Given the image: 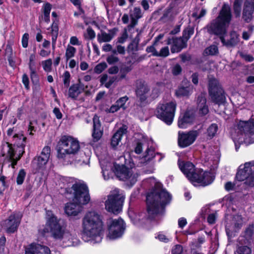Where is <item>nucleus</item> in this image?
<instances>
[{"label": "nucleus", "instance_id": "obj_1", "mask_svg": "<svg viewBox=\"0 0 254 254\" xmlns=\"http://www.w3.org/2000/svg\"><path fill=\"white\" fill-rule=\"evenodd\" d=\"M149 187L154 188L153 191L148 193L146 196L147 210L148 217L144 218L145 214L141 213L136 216L134 223L136 225L143 224L148 218L152 219L155 215L162 212L165 206L172 199L171 194L165 189H157L160 184L154 178H148L144 181Z\"/></svg>", "mask_w": 254, "mask_h": 254}, {"label": "nucleus", "instance_id": "obj_2", "mask_svg": "<svg viewBox=\"0 0 254 254\" xmlns=\"http://www.w3.org/2000/svg\"><path fill=\"white\" fill-rule=\"evenodd\" d=\"M45 218V226L39 229L40 234L45 236L49 233L52 238L63 243L65 247L76 246L80 243L76 236L72 235L52 211L46 210Z\"/></svg>", "mask_w": 254, "mask_h": 254}, {"label": "nucleus", "instance_id": "obj_3", "mask_svg": "<svg viewBox=\"0 0 254 254\" xmlns=\"http://www.w3.org/2000/svg\"><path fill=\"white\" fill-rule=\"evenodd\" d=\"M66 181L71 184L72 187L66 189V191L73 195V201L75 202L66 203L64 212L68 216L74 217L82 211L81 205L87 204L90 200V197L88 188L83 181L72 178H69Z\"/></svg>", "mask_w": 254, "mask_h": 254}, {"label": "nucleus", "instance_id": "obj_4", "mask_svg": "<svg viewBox=\"0 0 254 254\" xmlns=\"http://www.w3.org/2000/svg\"><path fill=\"white\" fill-rule=\"evenodd\" d=\"M79 142L76 138L70 135H63L57 143L56 150L57 157L64 163L72 164L76 166L88 164L89 159L85 155L82 159H77V153L80 149Z\"/></svg>", "mask_w": 254, "mask_h": 254}, {"label": "nucleus", "instance_id": "obj_5", "mask_svg": "<svg viewBox=\"0 0 254 254\" xmlns=\"http://www.w3.org/2000/svg\"><path fill=\"white\" fill-rule=\"evenodd\" d=\"M81 235L85 242L92 244L101 242L103 236V222L98 212L92 210L86 213L82 219Z\"/></svg>", "mask_w": 254, "mask_h": 254}, {"label": "nucleus", "instance_id": "obj_6", "mask_svg": "<svg viewBox=\"0 0 254 254\" xmlns=\"http://www.w3.org/2000/svg\"><path fill=\"white\" fill-rule=\"evenodd\" d=\"M100 163L102 171L103 177L105 180H108L113 177L114 173L120 180L127 182L128 185L132 186L137 181L139 177L138 170L135 167L134 161L131 159L128 164L126 163L130 168L124 165H115V170H113L111 162L100 160Z\"/></svg>", "mask_w": 254, "mask_h": 254}, {"label": "nucleus", "instance_id": "obj_7", "mask_svg": "<svg viewBox=\"0 0 254 254\" xmlns=\"http://www.w3.org/2000/svg\"><path fill=\"white\" fill-rule=\"evenodd\" d=\"M181 171L194 186L205 187L206 185L205 172L201 169H196L190 162L179 161Z\"/></svg>", "mask_w": 254, "mask_h": 254}, {"label": "nucleus", "instance_id": "obj_8", "mask_svg": "<svg viewBox=\"0 0 254 254\" xmlns=\"http://www.w3.org/2000/svg\"><path fill=\"white\" fill-rule=\"evenodd\" d=\"M208 93L211 101L218 106L226 103V93L219 80L214 77H208Z\"/></svg>", "mask_w": 254, "mask_h": 254}, {"label": "nucleus", "instance_id": "obj_9", "mask_svg": "<svg viewBox=\"0 0 254 254\" xmlns=\"http://www.w3.org/2000/svg\"><path fill=\"white\" fill-rule=\"evenodd\" d=\"M159 156L158 161L162 158L161 155L156 153L153 147L147 148L143 155L135 161L137 166L142 167V172L145 174H151L154 171V159L156 157Z\"/></svg>", "mask_w": 254, "mask_h": 254}, {"label": "nucleus", "instance_id": "obj_10", "mask_svg": "<svg viewBox=\"0 0 254 254\" xmlns=\"http://www.w3.org/2000/svg\"><path fill=\"white\" fill-rule=\"evenodd\" d=\"M125 199V195L122 191L115 189L110 191L105 202V209L108 212L117 214L122 211Z\"/></svg>", "mask_w": 254, "mask_h": 254}, {"label": "nucleus", "instance_id": "obj_11", "mask_svg": "<svg viewBox=\"0 0 254 254\" xmlns=\"http://www.w3.org/2000/svg\"><path fill=\"white\" fill-rule=\"evenodd\" d=\"M176 105L175 101L160 103L156 108V117L168 125H170L174 118Z\"/></svg>", "mask_w": 254, "mask_h": 254}, {"label": "nucleus", "instance_id": "obj_12", "mask_svg": "<svg viewBox=\"0 0 254 254\" xmlns=\"http://www.w3.org/2000/svg\"><path fill=\"white\" fill-rule=\"evenodd\" d=\"M202 127L196 130H191L189 131H179L178 145L182 148H185L193 144L197 136L201 133Z\"/></svg>", "mask_w": 254, "mask_h": 254}, {"label": "nucleus", "instance_id": "obj_13", "mask_svg": "<svg viewBox=\"0 0 254 254\" xmlns=\"http://www.w3.org/2000/svg\"><path fill=\"white\" fill-rule=\"evenodd\" d=\"M125 224L121 218L112 219L108 225V238L114 240L121 237L125 231Z\"/></svg>", "mask_w": 254, "mask_h": 254}, {"label": "nucleus", "instance_id": "obj_14", "mask_svg": "<svg viewBox=\"0 0 254 254\" xmlns=\"http://www.w3.org/2000/svg\"><path fill=\"white\" fill-rule=\"evenodd\" d=\"M51 154V148L49 146H45L37 157L34 158L32 162L33 166H36L39 170L43 169L49 161Z\"/></svg>", "mask_w": 254, "mask_h": 254}, {"label": "nucleus", "instance_id": "obj_15", "mask_svg": "<svg viewBox=\"0 0 254 254\" xmlns=\"http://www.w3.org/2000/svg\"><path fill=\"white\" fill-rule=\"evenodd\" d=\"M233 220L234 224L232 227H225L226 233L228 238L235 237L243 225V218L241 215H234Z\"/></svg>", "mask_w": 254, "mask_h": 254}, {"label": "nucleus", "instance_id": "obj_16", "mask_svg": "<svg viewBox=\"0 0 254 254\" xmlns=\"http://www.w3.org/2000/svg\"><path fill=\"white\" fill-rule=\"evenodd\" d=\"M93 122L92 139L89 142V144L92 146H94L95 143L99 141L103 134V129L101 127L99 117L95 115L93 119Z\"/></svg>", "mask_w": 254, "mask_h": 254}, {"label": "nucleus", "instance_id": "obj_17", "mask_svg": "<svg viewBox=\"0 0 254 254\" xmlns=\"http://www.w3.org/2000/svg\"><path fill=\"white\" fill-rule=\"evenodd\" d=\"M194 112L192 110H187L182 113L179 118L178 125L180 128H186L194 121Z\"/></svg>", "mask_w": 254, "mask_h": 254}, {"label": "nucleus", "instance_id": "obj_18", "mask_svg": "<svg viewBox=\"0 0 254 254\" xmlns=\"http://www.w3.org/2000/svg\"><path fill=\"white\" fill-rule=\"evenodd\" d=\"M252 167H254V162H246L244 166L240 165L237 170L235 179L239 182L245 181L253 171Z\"/></svg>", "mask_w": 254, "mask_h": 254}, {"label": "nucleus", "instance_id": "obj_19", "mask_svg": "<svg viewBox=\"0 0 254 254\" xmlns=\"http://www.w3.org/2000/svg\"><path fill=\"white\" fill-rule=\"evenodd\" d=\"M226 25L216 19L211 26L212 32L214 34L219 36L221 42L225 41V37L227 33Z\"/></svg>", "mask_w": 254, "mask_h": 254}, {"label": "nucleus", "instance_id": "obj_20", "mask_svg": "<svg viewBox=\"0 0 254 254\" xmlns=\"http://www.w3.org/2000/svg\"><path fill=\"white\" fill-rule=\"evenodd\" d=\"M20 215L13 214L4 222L3 226L8 233H13L16 231L20 223Z\"/></svg>", "mask_w": 254, "mask_h": 254}, {"label": "nucleus", "instance_id": "obj_21", "mask_svg": "<svg viewBox=\"0 0 254 254\" xmlns=\"http://www.w3.org/2000/svg\"><path fill=\"white\" fill-rule=\"evenodd\" d=\"M238 129L241 134L246 135L254 133V119L251 118L249 121H240L238 124Z\"/></svg>", "mask_w": 254, "mask_h": 254}, {"label": "nucleus", "instance_id": "obj_22", "mask_svg": "<svg viewBox=\"0 0 254 254\" xmlns=\"http://www.w3.org/2000/svg\"><path fill=\"white\" fill-rule=\"evenodd\" d=\"M136 95L141 102L150 101V90L146 84L140 83L137 86Z\"/></svg>", "mask_w": 254, "mask_h": 254}, {"label": "nucleus", "instance_id": "obj_23", "mask_svg": "<svg viewBox=\"0 0 254 254\" xmlns=\"http://www.w3.org/2000/svg\"><path fill=\"white\" fill-rule=\"evenodd\" d=\"M49 248L37 244H31L25 249V254H50Z\"/></svg>", "mask_w": 254, "mask_h": 254}, {"label": "nucleus", "instance_id": "obj_24", "mask_svg": "<svg viewBox=\"0 0 254 254\" xmlns=\"http://www.w3.org/2000/svg\"><path fill=\"white\" fill-rule=\"evenodd\" d=\"M254 12V0H246L244 2L243 11V18L249 22L253 18Z\"/></svg>", "mask_w": 254, "mask_h": 254}, {"label": "nucleus", "instance_id": "obj_25", "mask_svg": "<svg viewBox=\"0 0 254 254\" xmlns=\"http://www.w3.org/2000/svg\"><path fill=\"white\" fill-rule=\"evenodd\" d=\"M0 154L9 160L13 161V166L16 164L17 160H15L14 150L13 148L12 144L8 142H4L2 144L0 148Z\"/></svg>", "mask_w": 254, "mask_h": 254}, {"label": "nucleus", "instance_id": "obj_26", "mask_svg": "<svg viewBox=\"0 0 254 254\" xmlns=\"http://www.w3.org/2000/svg\"><path fill=\"white\" fill-rule=\"evenodd\" d=\"M232 14L229 5L224 3L216 19L228 24L231 20Z\"/></svg>", "mask_w": 254, "mask_h": 254}, {"label": "nucleus", "instance_id": "obj_27", "mask_svg": "<svg viewBox=\"0 0 254 254\" xmlns=\"http://www.w3.org/2000/svg\"><path fill=\"white\" fill-rule=\"evenodd\" d=\"M171 43L172 45L171 50L172 53H178L186 46L185 42L181 38L168 39L167 44H171Z\"/></svg>", "mask_w": 254, "mask_h": 254}, {"label": "nucleus", "instance_id": "obj_28", "mask_svg": "<svg viewBox=\"0 0 254 254\" xmlns=\"http://www.w3.org/2000/svg\"><path fill=\"white\" fill-rule=\"evenodd\" d=\"M127 127L123 125L113 135L111 139V144L113 148L116 147L121 142L123 135L127 132Z\"/></svg>", "mask_w": 254, "mask_h": 254}, {"label": "nucleus", "instance_id": "obj_29", "mask_svg": "<svg viewBox=\"0 0 254 254\" xmlns=\"http://www.w3.org/2000/svg\"><path fill=\"white\" fill-rule=\"evenodd\" d=\"M206 94L202 93L198 97L197 108L198 114L200 116H204L206 114Z\"/></svg>", "mask_w": 254, "mask_h": 254}, {"label": "nucleus", "instance_id": "obj_30", "mask_svg": "<svg viewBox=\"0 0 254 254\" xmlns=\"http://www.w3.org/2000/svg\"><path fill=\"white\" fill-rule=\"evenodd\" d=\"M142 16L140 8L134 7L133 10L130 11V17L131 18L130 24L128 25V28H133L137 23L138 20Z\"/></svg>", "mask_w": 254, "mask_h": 254}, {"label": "nucleus", "instance_id": "obj_31", "mask_svg": "<svg viewBox=\"0 0 254 254\" xmlns=\"http://www.w3.org/2000/svg\"><path fill=\"white\" fill-rule=\"evenodd\" d=\"M218 168V161L214 160L210 165L209 171L207 170V186L211 184L215 180Z\"/></svg>", "mask_w": 254, "mask_h": 254}, {"label": "nucleus", "instance_id": "obj_32", "mask_svg": "<svg viewBox=\"0 0 254 254\" xmlns=\"http://www.w3.org/2000/svg\"><path fill=\"white\" fill-rule=\"evenodd\" d=\"M115 36L113 30H110L108 33L101 31L97 35V40L99 43H105L111 41Z\"/></svg>", "mask_w": 254, "mask_h": 254}, {"label": "nucleus", "instance_id": "obj_33", "mask_svg": "<svg viewBox=\"0 0 254 254\" xmlns=\"http://www.w3.org/2000/svg\"><path fill=\"white\" fill-rule=\"evenodd\" d=\"M137 140L135 144L134 152L140 154L142 151V146L147 140V137L143 134H136Z\"/></svg>", "mask_w": 254, "mask_h": 254}, {"label": "nucleus", "instance_id": "obj_34", "mask_svg": "<svg viewBox=\"0 0 254 254\" xmlns=\"http://www.w3.org/2000/svg\"><path fill=\"white\" fill-rule=\"evenodd\" d=\"M83 90V87L80 84H75L72 85L68 91L69 96L72 98H76L80 93Z\"/></svg>", "mask_w": 254, "mask_h": 254}, {"label": "nucleus", "instance_id": "obj_35", "mask_svg": "<svg viewBox=\"0 0 254 254\" xmlns=\"http://www.w3.org/2000/svg\"><path fill=\"white\" fill-rule=\"evenodd\" d=\"M230 38L229 40L226 41L224 42H222L223 45H225L227 47H234L239 42V35L236 32L232 31L230 33Z\"/></svg>", "mask_w": 254, "mask_h": 254}, {"label": "nucleus", "instance_id": "obj_36", "mask_svg": "<svg viewBox=\"0 0 254 254\" xmlns=\"http://www.w3.org/2000/svg\"><path fill=\"white\" fill-rule=\"evenodd\" d=\"M12 141L16 144V145L19 147H21V149H23L24 143L25 142L26 137L23 136L22 134H14L12 136Z\"/></svg>", "mask_w": 254, "mask_h": 254}, {"label": "nucleus", "instance_id": "obj_37", "mask_svg": "<svg viewBox=\"0 0 254 254\" xmlns=\"http://www.w3.org/2000/svg\"><path fill=\"white\" fill-rule=\"evenodd\" d=\"M191 92V88L190 87L179 88L176 91V95L177 97L187 96Z\"/></svg>", "mask_w": 254, "mask_h": 254}, {"label": "nucleus", "instance_id": "obj_38", "mask_svg": "<svg viewBox=\"0 0 254 254\" xmlns=\"http://www.w3.org/2000/svg\"><path fill=\"white\" fill-rule=\"evenodd\" d=\"M76 52V49L71 45L68 44L65 50V57L66 60L68 61L74 57Z\"/></svg>", "mask_w": 254, "mask_h": 254}, {"label": "nucleus", "instance_id": "obj_39", "mask_svg": "<svg viewBox=\"0 0 254 254\" xmlns=\"http://www.w3.org/2000/svg\"><path fill=\"white\" fill-rule=\"evenodd\" d=\"M243 2L235 0L233 4L234 14L236 18L239 17L241 15L242 5Z\"/></svg>", "mask_w": 254, "mask_h": 254}, {"label": "nucleus", "instance_id": "obj_40", "mask_svg": "<svg viewBox=\"0 0 254 254\" xmlns=\"http://www.w3.org/2000/svg\"><path fill=\"white\" fill-rule=\"evenodd\" d=\"M161 43H157V41H155L153 45L147 47L146 52L148 53H151L152 56L158 57L157 49L160 46Z\"/></svg>", "mask_w": 254, "mask_h": 254}, {"label": "nucleus", "instance_id": "obj_41", "mask_svg": "<svg viewBox=\"0 0 254 254\" xmlns=\"http://www.w3.org/2000/svg\"><path fill=\"white\" fill-rule=\"evenodd\" d=\"M254 231V224H249L244 232V237L247 240L252 239Z\"/></svg>", "mask_w": 254, "mask_h": 254}, {"label": "nucleus", "instance_id": "obj_42", "mask_svg": "<svg viewBox=\"0 0 254 254\" xmlns=\"http://www.w3.org/2000/svg\"><path fill=\"white\" fill-rule=\"evenodd\" d=\"M218 129V125L215 123L212 124L207 128V136L209 137L210 138H213L216 134Z\"/></svg>", "mask_w": 254, "mask_h": 254}, {"label": "nucleus", "instance_id": "obj_43", "mask_svg": "<svg viewBox=\"0 0 254 254\" xmlns=\"http://www.w3.org/2000/svg\"><path fill=\"white\" fill-rule=\"evenodd\" d=\"M41 64L44 70L47 72H51L52 70V60L51 59L42 61Z\"/></svg>", "mask_w": 254, "mask_h": 254}, {"label": "nucleus", "instance_id": "obj_44", "mask_svg": "<svg viewBox=\"0 0 254 254\" xmlns=\"http://www.w3.org/2000/svg\"><path fill=\"white\" fill-rule=\"evenodd\" d=\"M238 254H251V248L247 246H238L236 250Z\"/></svg>", "mask_w": 254, "mask_h": 254}, {"label": "nucleus", "instance_id": "obj_45", "mask_svg": "<svg viewBox=\"0 0 254 254\" xmlns=\"http://www.w3.org/2000/svg\"><path fill=\"white\" fill-rule=\"evenodd\" d=\"M51 8V5L49 3H47L44 5V20L46 22H49L50 20V13Z\"/></svg>", "mask_w": 254, "mask_h": 254}, {"label": "nucleus", "instance_id": "obj_46", "mask_svg": "<svg viewBox=\"0 0 254 254\" xmlns=\"http://www.w3.org/2000/svg\"><path fill=\"white\" fill-rule=\"evenodd\" d=\"M245 184L249 187H254V170H253L245 180Z\"/></svg>", "mask_w": 254, "mask_h": 254}, {"label": "nucleus", "instance_id": "obj_47", "mask_svg": "<svg viewBox=\"0 0 254 254\" xmlns=\"http://www.w3.org/2000/svg\"><path fill=\"white\" fill-rule=\"evenodd\" d=\"M26 176V172L24 169L19 170L17 178L16 183L18 185L22 184Z\"/></svg>", "mask_w": 254, "mask_h": 254}, {"label": "nucleus", "instance_id": "obj_48", "mask_svg": "<svg viewBox=\"0 0 254 254\" xmlns=\"http://www.w3.org/2000/svg\"><path fill=\"white\" fill-rule=\"evenodd\" d=\"M128 99V98L127 96H125L120 98L117 101L116 103L120 108H122L123 110H126L127 108V106H126V103Z\"/></svg>", "mask_w": 254, "mask_h": 254}, {"label": "nucleus", "instance_id": "obj_49", "mask_svg": "<svg viewBox=\"0 0 254 254\" xmlns=\"http://www.w3.org/2000/svg\"><path fill=\"white\" fill-rule=\"evenodd\" d=\"M107 64L105 62L99 63L94 67V72L97 74H100L103 72L107 68Z\"/></svg>", "mask_w": 254, "mask_h": 254}, {"label": "nucleus", "instance_id": "obj_50", "mask_svg": "<svg viewBox=\"0 0 254 254\" xmlns=\"http://www.w3.org/2000/svg\"><path fill=\"white\" fill-rule=\"evenodd\" d=\"M207 55L215 56L219 54V50L217 46L212 45L207 47Z\"/></svg>", "mask_w": 254, "mask_h": 254}, {"label": "nucleus", "instance_id": "obj_51", "mask_svg": "<svg viewBox=\"0 0 254 254\" xmlns=\"http://www.w3.org/2000/svg\"><path fill=\"white\" fill-rule=\"evenodd\" d=\"M206 215V207L205 206H203L201 209L200 211L199 212L198 220L199 222L201 223H203L205 222V218Z\"/></svg>", "mask_w": 254, "mask_h": 254}, {"label": "nucleus", "instance_id": "obj_52", "mask_svg": "<svg viewBox=\"0 0 254 254\" xmlns=\"http://www.w3.org/2000/svg\"><path fill=\"white\" fill-rule=\"evenodd\" d=\"M84 37L86 39H93L95 37V33L91 28L88 27L84 34Z\"/></svg>", "mask_w": 254, "mask_h": 254}, {"label": "nucleus", "instance_id": "obj_53", "mask_svg": "<svg viewBox=\"0 0 254 254\" xmlns=\"http://www.w3.org/2000/svg\"><path fill=\"white\" fill-rule=\"evenodd\" d=\"M239 55L242 59L247 62H252L254 61V57L251 55L240 52Z\"/></svg>", "mask_w": 254, "mask_h": 254}, {"label": "nucleus", "instance_id": "obj_54", "mask_svg": "<svg viewBox=\"0 0 254 254\" xmlns=\"http://www.w3.org/2000/svg\"><path fill=\"white\" fill-rule=\"evenodd\" d=\"M158 57H166L169 55V49L168 47H162L159 52L158 51Z\"/></svg>", "mask_w": 254, "mask_h": 254}, {"label": "nucleus", "instance_id": "obj_55", "mask_svg": "<svg viewBox=\"0 0 254 254\" xmlns=\"http://www.w3.org/2000/svg\"><path fill=\"white\" fill-rule=\"evenodd\" d=\"M160 93L159 86L157 85L150 91V101L158 97Z\"/></svg>", "mask_w": 254, "mask_h": 254}, {"label": "nucleus", "instance_id": "obj_56", "mask_svg": "<svg viewBox=\"0 0 254 254\" xmlns=\"http://www.w3.org/2000/svg\"><path fill=\"white\" fill-rule=\"evenodd\" d=\"M156 239H158L160 241L164 242V243H167L169 242L171 240V238L169 237L166 236L163 233L160 232L155 237Z\"/></svg>", "mask_w": 254, "mask_h": 254}, {"label": "nucleus", "instance_id": "obj_57", "mask_svg": "<svg viewBox=\"0 0 254 254\" xmlns=\"http://www.w3.org/2000/svg\"><path fill=\"white\" fill-rule=\"evenodd\" d=\"M29 38V35L27 33H24L22 36L21 42L23 48H26L28 47Z\"/></svg>", "mask_w": 254, "mask_h": 254}, {"label": "nucleus", "instance_id": "obj_58", "mask_svg": "<svg viewBox=\"0 0 254 254\" xmlns=\"http://www.w3.org/2000/svg\"><path fill=\"white\" fill-rule=\"evenodd\" d=\"M172 254H183V247L180 245L175 246L172 250Z\"/></svg>", "mask_w": 254, "mask_h": 254}, {"label": "nucleus", "instance_id": "obj_59", "mask_svg": "<svg viewBox=\"0 0 254 254\" xmlns=\"http://www.w3.org/2000/svg\"><path fill=\"white\" fill-rule=\"evenodd\" d=\"M70 75L68 71H65L63 75V81L64 84L68 86L69 84Z\"/></svg>", "mask_w": 254, "mask_h": 254}, {"label": "nucleus", "instance_id": "obj_60", "mask_svg": "<svg viewBox=\"0 0 254 254\" xmlns=\"http://www.w3.org/2000/svg\"><path fill=\"white\" fill-rule=\"evenodd\" d=\"M216 220V213H211L207 215V223L209 224L215 223Z\"/></svg>", "mask_w": 254, "mask_h": 254}, {"label": "nucleus", "instance_id": "obj_61", "mask_svg": "<svg viewBox=\"0 0 254 254\" xmlns=\"http://www.w3.org/2000/svg\"><path fill=\"white\" fill-rule=\"evenodd\" d=\"M193 33V30L190 28H188L184 31L183 37L184 39L188 40L191 35Z\"/></svg>", "mask_w": 254, "mask_h": 254}, {"label": "nucleus", "instance_id": "obj_62", "mask_svg": "<svg viewBox=\"0 0 254 254\" xmlns=\"http://www.w3.org/2000/svg\"><path fill=\"white\" fill-rule=\"evenodd\" d=\"M182 71V68L181 66L177 64L172 67V72L173 75H177L179 74Z\"/></svg>", "mask_w": 254, "mask_h": 254}, {"label": "nucleus", "instance_id": "obj_63", "mask_svg": "<svg viewBox=\"0 0 254 254\" xmlns=\"http://www.w3.org/2000/svg\"><path fill=\"white\" fill-rule=\"evenodd\" d=\"M69 43L71 45L79 46L81 44V42L78 40L77 37L72 36L70 38Z\"/></svg>", "mask_w": 254, "mask_h": 254}, {"label": "nucleus", "instance_id": "obj_64", "mask_svg": "<svg viewBox=\"0 0 254 254\" xmlns=\"http://www.w3.org/2000/svg\"><path fill=\"white\" fill-rule=\"evenodd\" d=\"M30 72L32 81L34 83H37L38 81V75L37 73L36 70L30 71Z\"/></svg>", "mask_w": 254, "mask_h": 254}]
</instances>
